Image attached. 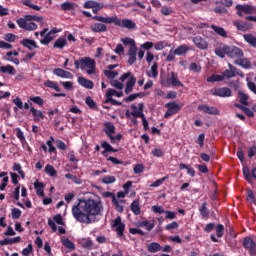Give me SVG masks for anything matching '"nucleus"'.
I'll return each instance as SVG.
<instances>
[{
  "label": "nucleus",
  "mask_w": 256,
  "mask_h": 256,
  "mask_svg": "<svg viewBox=\"0 0 256 256\" xmlns=\"http://www.w3.org/2000/svg\"><path fill=\"white\" fill-rule=\"evenodd\" d=\"M199 213L202 217V219H209V214L211 211L209 208H207V202H203L201 206L199 207Z\"/></svg>",
  "instance_id": "obj_26"
},
{
  "label": "nucleus",
  "mask_w": 256,
  "mask_h": 256,
  "mask_svg": "<svg viewBox=\"0 0 256 256\" xmlns=\"http://www.w3.org/2000/svg\"><path fill=\"white\" fill-rule=\"evenodd\" d=\"M131 211L134 213V215H141V208L139 207V200H134L131 203Z\"/></svg>",
  "instance_id": "obj_38"
},
{
  "label": "nucleus",
  "mask_w": 256,
  "mask_h": 256,
  "mask_svg": "<svg viewBox=\"0 0 256 256\" xmlns=\"http://www.w3.org/2000/svg\"><path fill=\"white\" fill-rule=\"evenodd\" d=\"M210 93L214 97H231L233 95V91L228 87L213 88Z\"/></svg>",
  "instance_id": "obj_8"
},
{
  "label": "nucleus",
  "mask_w": 256,
  "mask_h": 256,
  "mask_svg": "<svg viewBox=\"0 0 256 256\" xmlns=\"http://www.w3.org/2000/svg\"><path fill=\"white\" fill-rule=\"evenodd\" d=\"M30 101H32V103H35L36 105H39L40 107L43 106L45 103V100H43L41 96L30 97Z\"/></svg>",
  "instance_id": "obj_51"
},
{
  "label": "nucleus",
  "mask_w": 256,
  "mask_h": 256,
  "mask_svg": "<svg viewBox=\"0 0 256 256\" xmlns=\"http://www.w3.org/2000/svg\"><path fill=\"white\" fill-rule=\"evenodd\" d=\"M76 69H86L88 75H95L96 62L90 57L80 58L79 60L74 61Z\"/></svg>",
  "instance_id": "obj_2"
},
{
  "label": "nucleus",
  "mask_w": 256,
  "mask_h": 256,
  "mask_svg": "<svg viewBox=\"0 0 256 256\" xmlns=\"http://www.w3.org/2000/svg\"><path fill=\"white\" fill-rule=\"evenodd\" d=\"M234 65H238L239 67H242L243 69H251V60L248 58H238L235 59Z\"/></svg>",
  "instance_id": "obj_20"
},
{
  "label": "nucleus",
  "mask_w": 256,
  "mask_h": 256,
  "mask_svg": "<svg viewBox=\"0 0 256 256\" xmlns=\"http://www.w3.org/2000/svg\"><path fill=\"white\" fill-rule=\"evenodd\" d=\"M117 181V178L115 176H104L101 180V183H104V185H111V183H115Z\"/></svg>",
  "instance_id": "obj_44"
},
{
  "label": "nucleus",
  "mask_w": 256,
  "mask_h": 256,
  "mask_svg": "<svg viewBox=\"0 0 256 256\" xmlns=\"http://www.w3.org/2000/svg\"><path fill=\"white\" fill-rule=\"evenodd\" d=\"M243 39L246 41V43H249L251 47H256V35L254 36L253 34H244Z\"/></svg>",
  "instance_id": "obj_34"
},
{
  "label": "nucleus",
  "mask_w": 256,
  "mask_h": 256,
  "mask_svg": "<svg viewBox=\"0 0 256 256\" xmlns=\"http://www.w3.org/2000/svg\"><path fill=\"white\" fill-rule=\"evenodd\" d=\"M131 109H132L131 115L134 119H142V121L147 120L143 112H137L138 108L135 104L131 105Z\"/></svg>",
  "instance_id": "obj_25"
},
{
  "label": "nucleus",
  "mask_w": 256,
  "mask_h": 256,
  "mask_svg": "<svg viewBox=\"0 0 256 256\" xmlns=\"http://www.w3.org/2000/svg\"><path fill=\"white\" fill-rule=\"evenodd\" d=\"M238 97L241 105H249V95L245 94L244 92L239 91Z\"/></svg>",
  "instance_id": "obj_41"
},
{
  "label": "nucleus",
  "mask_w": 256,
  "mask_h": 256,
  "mask_svg": "<svg viewBox=\"0 0 256 256\" xmlns=\"http://www.w3.org/2000/svg\"><path fill=\"white\" fill-rule=\"evenodd\" d=\"M121 42L123 43V45H130V47H132L133 45H135V40L129 37L126 38H122Z\"/></svg>",
  "instance_id": "obj_60"
},
{
  "label": "nucleus",
  "mask_w": 256,
  "mask_h": 256,
  "mask_svg": "<svg viewBox=\"0 0 256 256\" xmlns=\"http://www.w3.org/2000/svg\"><path fill=\"white\" fill-rule=\"evenodd\" d=\"M65 178L69 179L70 181H73V183H75L76 185H81V183H83V181H81L79 177L71 173L65 174Z\"/></svg>",
  "instance_id": "obj_42"
},
{
  "label": "nucleus",
  "mask_w": 256,
  "mask_h": 256,
  "mask_svg": "<svg viewBox=\"0 0 256 256\" xmlns=\"http://www.w3.org/2000/svg\"><path fill=\"white\" fill-rule=\"evenodd\" d=\"M234 27H236V29L238 31H251V29H253V24L252 23H248V22H241L239 20H236L233 22Z\"/></svg>",
  "instance_id": "obj_15"
},
{
  "label": "nucleus",
  "mask_w": 256,
  "mask_h": 256,
  "mask_svg": "<svg viewBox=\"0 0 256 256\" xmlns=\"http://www.w3.org/2000/svg\"><path fill=\"white\" fill-rule=\"evenodd\" d=\"M112 203L115 205V209L118 213H123V205L119 204V201H117L115 196L112 197Z\"/></svg>",
  "instance_id": "obj_53"
},
{
  "label": "nucleus",
  "mask_w": 256,
  "mask_h": 256,
  "mask_svg": "<svg viewBox=\"0 0 256 256\" xmlns=\"http://www.w3.org/2000/svg\"><path fill=\"white\" fill-rule=\"evenodd\" d=\"M92 19H94V21H99L100 23H106L107 25H111V23H113L117 27L118 25H120L119 18L117 16H114V17L93 16Z\"/></svg>",
  "instance_id": "obj_11"
},
{
  "label": "nucleus",
  "mask_w": 256,
  "mask_h": 256,
  "mask_svg": "<svg viewBox=\"0 0 256 256\" xmlns=\"http://www.w3.org/2000/svg\"><path fill=\"white\" fill-rule=\"evenodd\" d=\"M44 86L48 87L49 89H54V91H57V93L61 92V88H59L57 82H54L53 80H46L44 82Z\"/></svg>",
  "instance_id": "obj_37"
},
{
  "label": "nucleus",
  "mask_w": 256,
  "mask_h": 256,
  "mask_svg": "<svg viewBox=\"0 0 256 256\" xmlns=\"http://www.w3.org/2000/svg\"><path fill=\"white\" fill-rule=\"evenodd\" d=\"M165 47H169V43H167V41H165V40L159 41L158 43H156L154 45V49L156 51H163V49H165Z\"/></svg>",
  "instance_id": "obj_45"
},
{
  "label": "nucleus",
  "mask_w": 256,
  "mask_h": 256,
  "mask_svg": "<svg viewBox=\"0 0 256 256\" xmlns=\"http://www.w3.org/2000/svg\"><path fill=\"white\" fill-rule=\"evenodd\" d=\"M113 227L116 228V233H117L118 237H123V233L125 231V223H122L121 216H118L113 221Z\"/></svg>",
  "instance_id": "obj_14"
},
{
  "label": "nucleus",
  "mask_w": 256,
  "mask_h": 256,
  "mask_svg": "<svg viewBox=\"0 0 256 256\" xmlns=\"http://www.w3.org/2000/svg\"><path fill=\"white\" fill-rule=\"evenodd\" d=\"M165 107L168 108L164 114L165 119H169V117L177 115V112L181 111V106L177 102H168Z\"/></svg>",
  "instance_id": "obj_9"
},
{
  "label": "nucleus",
  "mask_w": 256,
  "mask_h": 256,
  "mask_svg": "<svg viewBox=\"0 0 256 256\" xmlns=\"http://www.w3.org/2000/svg\"><path fill=\"white\" fill-rule=\"evenodd\" d=\"M243 50L237 46H228L227 57L231 59H239L243 57Z\"/></svg>",
  "instance_id": "obj_12"
},
{
  "label": "nucleus",
  "mask_w": 256,
  "mask_h": 256,
  "mask_svg": "<svg viewBox=\"0 0 256 256\" xmlns=\"http://www.w3.org/2000/svg\"><path fill=\"white\" fill-rule=\"evenodd\" d=\"M61 243L64 247H66V249H69L70 251H75V243H73V241H71L69 238L62 237Z\"/></svg>",
  "instance_id": "obj_30"
},
{
  "label": "nucleus",
  "mask_w": 256,
  "mask_h": 256,
  "mask_svg": "<svg viewBox=\"0 0 256 256\" xmlns=\"http://www.w3.org/2000/svg\"><path fill=\"white\" fill-rule=\"evenodd\" d=\"M215 55L220 57V59H225V55L228 53V46H223L222 48H215L214 50Z\"/></svg>",
  "instance_id": "obj_33"
},
{
  "label": "nucleus",
  "mask_w": 256,
  "mask_h": 256,
  "mask_svg": "<svg viewBox=\"0 0 256 256\" xmlns=\"http://www.w3.org/2000/svg\"><path fill=\"white\" fill-rule=\"evenodd\" d=\"M53 74L57 77H61L62 79H71V77H73V74H71V72L65 71L61 68H55L53 70Z\"/></svg>",
  "instance_id": "obj_22"
},
{
  "label": "nucleus",
  "mask_w": 256,
  "mask_h": 256,
  "mask_svg": "<svg viewBox=\"0 0 256 256\" xmlns=\"http://www.w3.org/2000/svg\"><path fill=\"white\" fill-rule=\"evenodd\" d=\"M91 31H93V33H105V31H107V25L102 23H95L91 26Z\"/></svg>",
  "instance_id": "obj_28"
},
{
  "label": "nucleus",
  "mask_w": 256,
  "mask_h": 256,
  "mask_svg": "<svg viewBox=\"0 0 256 256\" xmlns=\"http://www.w3.org/2000/svg\"><path fill=\"white\" fill-rule=\"evenodd\" d=\"M67 46V39L60 37L54 42V49H63V47Z\"/></svg>",
  "instance_id": "obj_36"
},
{
  "label": "nucleus",
  "mask_w": 256,
  "mask_h": 256,
  "mask_svg": "<svg viewBox=\"0 0 256 256\" xmlns=\"http://www.w3.org/2000/svg\"><path fill=\"white\" fill-rule=\"evenodd\" d=\"M14 243H21V236L0 240V245L2 247L5 245H14Z\"/></svg>",
  "instance_id": "obj_27"
},
{
  "label": "nucleus",
  "mask_w": 256,
  "mask_h": 256,
  "mask_svg": "<svg viewBox=\"0 0 256 256\" xmlns=\"http://www.w3.org/2000/svg\"><path fill=\"white\" fill-rule=\"evenodd\" d=\"M53 41L51 33H47L42 40H40L41 45H49V42Z\"/></svg>",
  "instance_id": "obj_55"
},
{
  "label": "nucleus",
  "mask_w": 256,
  "mask_h": 256,
  "mask_svg": "<svg viewBox=\"0 0 256 256\" xmlns=\"http://www.w3.org/2000/svg\"><path fill=\"white\" fill-rule=\"evenodd\" d=\"M207 83H217L221 81H225V76L219 74H212L210 77L206 79Z\"/></svg>",
  "instance_id": "obj_32"
},
{
  "label": "nucleus",
  "mask_w": 256,
  "mask_h": 256,
  "mask_svg": "<svg viewBox=\"0 0 256 256\" xmlns=\"http://www.w3.org/2000/svg\"><path fill=\"white\" fill-rule=\"evenodd\" d=\"M25 19L26 21H36L37 23H41V21H43V17L36 15H26Z\"/></svg>",
  "instance_id": "obj_52"
},
{
  "label": "nucleus",
  "mask_w": 256,
  "mask_h": 256,
  "mask_svg": "<svg viewBox=\"0 0 256 256\" xmlns=\"http://www.w3.org/2000/svg\"><path fill=\"white\" fill-rule=\"evenodd\" d=\"M45 173L50 177H55L57 175V170H55V167L51 166V164H47L45 166Z\"/></svg>",
  "instance_id": "obj_43"
},
{
  "label": "nucleus",
  "mask_w": 256,
  "mask_h": 256,
  "mask_svg": "<svg viewBox=\"0 0 256 256\" xmlns=\"http://www.w3.org/2000/svg\"><path fill=\"white\" fill-rule=\"evenodd\" d=\"M101 147H102V149H104L102 151V155L104 157H107V153H118L119 152L118 149L113 148V146H111V144H109V142H107V141L102 142Z\"/></svg>",
  "instance_id": "obj_19"
},
{
  "label": "nucleus",
  "mask_w": 256,
  "mask_h": 256,
  "mask_svg": "<svg viewBox=\"0 0 256 256\" xmlns=\"http://www.w3.org/2000/svg\"><path fill=\"white\" fill-rule=\"evenodd\" d=\"M242 173L244 175V179H246L248 183H251L253 181V177L251 176V170H249V167L243 166Z\"/></svg>",
  "instance_id": "obj_40"
},
{
  "label": "nucleus",
  "mask_w": 256,
  "mask_h": 256,
  "mask_svg": "<svg viewBox=\"0 0 256 256\" xmlns=\"http://www.w3.org/2000/svg\"><path fill=\"white\" fill-rule=\"evenodd\" d=\"M0 73H8V75H15V67L11 65L1 66Z\"/></svg>",
  "instance_id": "obj_39"
},
{
  "label": "nucleus",
  "mask_w": 256,
  "mask_h": 256,
  "mask_svg": "<svg viewBox=\"0 0 256 256\" xmlns=\"http://www.w3.org/2000/svg\"><path fill=\"white\" fill-rule=\"evenodd\" d=\"M211 29H213V31L216 32V34L220 37L227 38V31H225V28L212 24Z\"/></svg>",
  "instance_id": "obj_35"
},
{
  "label": "nucleus",
  "mask_w": 256,
  "mask_h": 256,
  "mask_svg": "<svg viewBox=\"0 0 256 256\" xmlns=\"http://www.w3.org/2000/svg\"><path fill=\"white\" fill-rule=\"evenodd\" d=\"M103 212L101 200L93 198L78 199V203L72 207V215L78 223H97V217Z\"/></svg>",
  "instance_id": "obj_1"
},
{
  "label": "nucleus",
  "mask_w": 256,
  "mask_h": 256,
  "mask_svg": "<svg viewBox=\"0 0 256 256\" xmlns=\"http://www.w3.org/2000/svg\"><path fill=\"white\" fill-rule=\"evenodd\" d=\"M99 2H97V1H86L85 3H84V5H83V7H84V9H93V8H95V7H97V4H98Z\"/></svg>",
  "instance_id": "obj_56"
},
{
  "label": "nucleus",
  "mask_w": 256,
  "mask_h": 256,
  "mask_svg": "<svg viewBox=\"0 0 256 256\" xmlns=\"http://www.w3.org/2000/svg\"><path fill=\"white\" fill-rule=\"evenodd\" d=\"M119 23L120 24H118V27L129 29L130 31H133V29H137V24L131 19H119Z\"/></svg>",
  "instance_id": "obj_16"
},
{
  "label": "nucleus",
  "mask_w": 256,
  "mask_h": 256,
  "mask_svg": "<svg viewBox=\"0 0 256 256\" xmlns=\"http://www.w3.org/2000/svg\"><path fill=\"white\" fill-rule=\"evenodd\" d=\"M37 24L35 22H27L25 31H35L37 30Z\"/></svg>",
  "instance_id": "obj_61"
},
{
  "label": "nucleus",
  "mask_w": 256,
  "mask_h": 256,
  "mask_svg": "<svg viewBox=\"0 0 256 256\" xmlns=\"http://www.w3.org/2000/svg\"><path fill=\"white\" fill-rule=\"evenodd\" d=\"M21 210L19 208H13L11 215H12V219H19L21 217Z\"/></svg>",
  "instance_id": "obj_59"
},
{
  "label": "nucleus",
  "mask_w": 256,
  "mask_h": 256,
  "mask_svg": "<svg viewBox=\"0 0 256 256\" xmlns=\"http://www.w3.org/2000/svg\"><path fill=\"white\" fill-rule=\"evenodd\" d=\"M27 18H19L16 20L17 25L20 27V29H26L27 27Z\"/></svg>",
  "instance_id": "obj_54"
},
{
  "label": "nucleus",
  "mask_w": 256,
  "mask_h": 256,
  "mask_svg": "<svg viewBox=\"0 0 256 256\" xmlns=\"http://www.w3.org/2000/svg\"><path fill=\"white\" fill-rule=\"evenodd\" d=\"M223 231H225V226H223V224H218L216 226L217 237H219V238L223 237Z\"/></svg>",
  "instance_id": "obj_58"
},
{
  "label": "nucleus",
  "mask_w": 256,
  "mask_h": 256,
  "mask_svg": "<svg viewBox=\"0 0 256 256\" xmlns=\"http://www.w3.org/2000/svg\"><path fill=\"white\" fill-rule=\"evenodd\" d=\"M188 51H191V48L187 44L180 45L174 50V54L181 56L186 55Z\"/></svg>",
  "instance_id": "obj_29"
},
{
  "label": "nucleus",
  "mask_w": 256,
  "mask_h": 256,
  "mask_svg": "<svg viewBox=\"0 0 256 256\" xmlns=\"http://www.w3.org/2000/svg\"><path fill=\"white\" fill-rule=\"evenodd\" d=\"M20 45L26 47V49H28L29 51H33V49H39L37 42L29 38H24L23 40H21Z\"/></svg>",
  "instance_id": "obj_17"
},
{
  "label": "nucleus",
  "mask_w": 256,
  "mask_h": 256,
  "mask_svg": "<svg viewBox=\"0 0 256 256\" xmlns=\"http://www.w3.org/2000/svg\"><path fill=\"white\" fill-rule=\"evenodd\" d=\"M193 43L198 47V49H207L208 44L205 39H202L200 36H196L193 38Z\"/></svg>",
  "instance_id": "obj_24"
},
{
  "label": "nucleus",
  "mask_w": 256,
  "mask_h": 256,
  "mask_svg": "<svg viewBox=\"0 0 256 256\" xmlns=\"http://www.w3.org/2000/svg\"><path fill=\"white\" fill-rule=\"evenodd\" d=\"M85 103L89 107V109H97V103L90 96L86 97Z\"/></svg>",
  "instance_id": "obj_48"
},
{
  "label": "nucleus",
  "mask_w": 256,
  "mask_h": 256,
  "mask_svg": "<svg viewBox=\"0 0 256 256\" xmlns=\"http://www.w3.org/2000/svg\"><path fill=\"white\" fill-rule=\"evenodd\" d=\"M78 83L81 85V87H84L85 89H93L95 87V84L93 81L85 78V77H79Z\"/></svg>",
  "instance_id": "obj_23"
},
{
  "label": "nucleus",
  "mask_w": 256,
  "mask_h": 256,
  "mask_svg": "<svg viewBox=\"0 0 256 256\" xmlns=\"http://www.w3.org/2000/svg\"><path fill=\"white\" fill-rule=\"evenodd\" d=\"M22 4L25 5V7H29L30 9H34V11H41V7L31 3V0H24L22 2Z\"/></svg>",
  "instance_id": "obj_47"
},
{
  "label": "nucleus",
  "mask_w": 256,
  "mask_h": 256,
  "mask_svg": "<svg viewBox=\"0 0 256 256\" xmlns=\"http://www.w3.org/2000/svg\"><path fill=\"white\" fill-rule=\"evenodd\" d=\"M55 141V138L53 136L50 137V140L46 141V145L49 147L48 151L49 153H57V149L55 146H53V142Z\"/></svg>",
  "instance_id": "obj_46"
},
{
  "label": "nucleus",
  "mask_w": 256,
  "mask_h": 256,
  "mask_svg": "<svg viewBox=\"0 0 256 256\" xmlns=\"http://www.w3.org/2000/svg\"><path fill=\"white\" fill-rule=\"evenodd\" d=\"M201 65L191 62L189 65V71H193V73H201Z\"/></svg>",
  "instance_id": "obj_49"
},
{
  "label": "nucleus",
  "mask_w": 256,
  "mask_h": 256,
  "mask_svg": "<svg viewBox=\"0 0 256 256\" xmlns=\"http://www.w3.org/2000/svg\"><path fill=\"white\" fill-rule=\"evenodd\" d=\"M147 249H148L149 253H159V251H161L162 247H161V244H159L158 242H152V243L148 244Z\"/></svg>",
  "instance_id": "obj_31"
},
{
  "label": "nucleus",
  "mask_w": 256,
  "mask_h": 256,
  "mask_svg": "<svg viewBox=\"0 0 256 256\" xmlns=\"http://www.w3.org/2000/svg\"><path fill=\"white\" fill-rule=\"evenodd\" d=\"M104 133L110 139V143L115 144L116 141H121L123 139L122 134L115 135V124L113 122H105L104 123Z\"/></svg>",
  "instance_id": "obj_3"
},
{
  "label": "nucleus",
  "mask_w": 256,
  "mask_h": 256,
  "mask_svg": "<svg viewBox=\"0 0 256 256\" xmlns=\"http://www.w3.org/2000/svg\"><path fill=\"white\" fill-rule=\"evenodd\" d=\"M116 96V97H123V92H117V90L115 89H111L109 88L107 90V93H106V100L104 101V103H111V105H118V106H121L122 103L113 99V96Z\"/></svg>",
  "instance_id": "obj_6"
},
{
  "label": "nucleus",
  "mask_w": 256,
  "mask_h": 256,
  "mask_svg": "<svg viewBox=\"0 0 256 256\" xmlns=\"http://www.w3.org/2000/svg\"><path fill=\"white\" fill-rule=\"evenodd\" d=\"M12 103L16 105V107H14V111H18V109H23V101L21 100V98L16 97L12 100Z\"/></svg>",
  "instance_id": "obj_50"
},
{
  "label": "nucleus",
  "mask_w": 256,
  "mask_h": 256,
  "mask_svg": "<svg viewBox=\"0 0 256 256\" xmlns=\"http://www.w3.org/2000/svg\"><path fill=\"white\" fill-rule=\"evenodd\" d=\"M198 111H202L207 115H220V111L215 106H209L207 104H201L198 106Z\"/></svg>",
  "instance_id": "obj_13"
},
{
  "label": "nucleus",
  "mask_w": 256,
  "mask_h": 256,
  "mask_svg": "<svg viewBox=\"0 0 256 256\" xmlns=\"http://www.w3.org/2000/svg\"><path fill=\"white\" fill-rule=\"evenodd\" d=\"M196 143L199 145V147L203 148L205 147V134H200L197 138Z\"/></svg>",
  "instance_id": "obj_62"
},
{
  "label": "nucleus",
  "mask_w": 256,
  "mask_h": 256,
  "mask_svg": "<svg viewBox=\"0 0 256 256\" xmlns=\"http://www.w3.org/2000/svg\"><path fill=\"white\" fill-rule=\"evenodd\" d=\"M242 246L246 251H248L250 256H256V243L251 236L244 237Z\"/></svg>",
  "instance_id": "obj_5"
},
{
  "label": "nucleus",
  "mask_w": 256,
  "mask_h": 256,
  "mask_svg": "<svg viewBox=\"0 0 256 256\" xmlns=\"http://www.w3.org/2000/svg\"><path fill=\"white\" fill-rule=\"evenodd\" d=\"M143 171H145V166H143V164H137L134 166L135 175H139V173H143Z\"/></svg>",
  "instance_id": "obj_63"
},
{
  "label": "nucleus",
  "mask_w": 256,
  "mask_h": 256,
  "mask_svg": "<svg viewBox=\"0 0 256 256\" xmlns=\"http://www.w3.org/2000/svg\"><path fill=\"white\" fill-rule=\"evenodd\" d=\"M236 10H237V15L239 17H243V13H245L246 15H253V13H255L256 11L255 7L251 5H241V4L236 5Z\"/></svg>",
  "instance_id": "obj_10"
},
{
  "label": "nucleus",
  "mask_w": 256,
  "mask_h": 256,
  "mask_svg": "<svg viewBox=\"0 0 256 256\" xmlns=\"http://www.w3.org/2000/svg\"><path fill=\"white\" fill-rule=\"evenodd\" d=\"M30 113L32 114V116L34 117L33 118V121L35 123H39V121L45 119V116L43 115V111L41 110H37L35 109L34 107H30Z\"/></svg>",
  "instance_id": "obj_21"
},
{
  "label": "nucleus",
  "mask_w": 256,
  "mask_h": 256,
  "mask_svg": "<svg viewBox=\"0 0 256 256\" xmlns=\"http://www.w3.org/2000/svg\"><path fill=\"white\" fill-rule=\"evenodd\" d=\"M152 211L153 213H158V215H163V213H165V208H163V206H157L154 205L152 206Z\"/></svg>",
  "instance_id": "obj_57"
},
{
  "label": "nucleus",
  "mask_w": 256,
  "mask_h": 256,
  "mask_svg": "<svg viewBox=\"0 0 256 256\" xmlns=\"http://www.w3.org/2000/svg\"><path fill=\"white\" fill-rule=\"evenodd\" d=\"M228 67L229 69L225 70L222 74V77H224V79H232V77H237V75L243 77V72L237 67L233 66V64L229 63Z\"/></svg>",
  "instance_id": "obj_7"
},
{
  "label": "nucleus",
  "mask_w": 256,
  "mask_h": 256,
  "mask_svg": "<svg viewBox=\"0 0 256 256\" xmlns=\"http://www.w3.org/2000/svg\"><path fill=\"white\" fill-rule=\"evenodd\" d=\"M152 155L154 157H163V155H165V152H163L161 148H155L154 150H152Z\"/></svg>",
  "instance_id": "obj_64"
},
{
  "label": "nucleus",
  "mask_w": 256,
  "mask_h": 256,
  "mask_svg": "<svg viewBox=\"0 0 256 256\" xmlns=\"http://www.w3.org/2000/svg\"><path fill=\"white\" fill-rule=\"evenodd\" d=\"M128 79V81H127ZM120 81L124 82L127 81L126 83V88H125V94L129 95L130 93H133V88L135 87V84L137 83V78L133 76L131 72H126L121 75Z\"/></svg>",
  "instance_id": "obj_4"
},
{
  "label": "nucleus",
  "mask_w": 256,
  "mask_h": 256,
  "mask_svg": "<svg viewBox=\"0 0 256 256\" xmlns=\"http://www.w3.org/2000/svg\"><path fill=\"white\" fill-rule=\"evenodd\" d=\"M168 84L172 85V87H183V84L179 80V77L177 76V73L171 72L170 77L168 78Z\"/></svg>",
  "instance_id": "obj_18"
}]
</instances>
